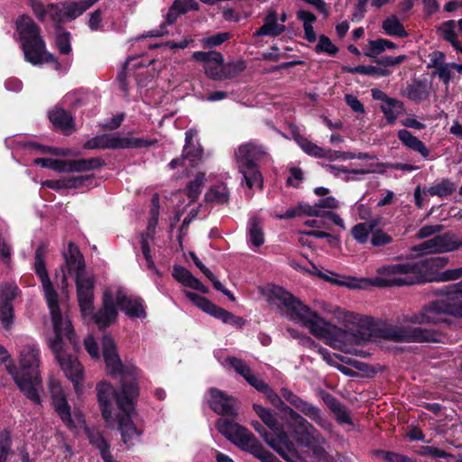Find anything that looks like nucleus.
I'll list each match as a JSON object with an SVG mask.
<instances>
[{"mask_svg": "<svg viewBox=\"0 0 462 462\" xmlns=\"http://www.w3.org/2000/svg\"><path fill=\"white\" fill-rule=\"evenodd\" d=\"M352 335L357 343L385 339L395 343H443L445 336L439 330L410 325H378L371 317L360 320Z\"/></svg>", "mask_w": 462, "mask_h": 462, "instance_id": "3", "label": "nucleus"}, {"mask_svg": "<svg viewBox=\"0 0 462 462\" xmlns=\"http://www.w3.org/2000/svg\"><path fill=\"white\" fill-rule=\"evenodd\" d=\"M47 251L48 245L45 243H41L37 246L34 253L33 269L42 282L53 325L54 337L49 339L48 345L61 370L77 389L78 384L83 379V367L75 356L65 350L63 336L74 349L79 347V340L71 321L69 319H64L62 317L59 304V295L53 287L46 268L45 256Z\"/></svg>", "mask_w": 462, "mask_h": 462, "instance_id": "2", "label": "nucleus"}, {"mask_svg": "<svg viewBox=\"0 0 462 462\" xmlns=\"http://www.w3.org/2000/svg\"><path fill=\"white\" fill-rule=\"evenodd\" d=\"M291 405L323 428H325L327 424H329L328 420L321 416L320 410L318 407L309 403L298 395Z\"/></svg>", "mask_w": 462, "mask_h": 462, "instance_id": "30", "label": "nucleus"}, {"mask_svg": "<svg viewBox=\"0 0 462 462\" xmlns=\"http://www.w3.org/2000/svg\"><path fill=\"white\" fill-rule=\"evenodd\" d=\"M62 4L64 21H72L82 14L77 2H64Z\"/></svg>", "mask_w": 462, "mask_h": 462, "instance_id": "62", "label": "nucleus"}, {"mask_svg": "<svg viewBox=\"0 0 462 462\" xmlns=\"http://www.w3.org/2000/svg\"><path fill=\"white\" fill-rule=\"evenodd\" d=\"M393 237L389 234L385 233L383 229L374 227L373 229L370 242L374 247H381L387 245L393 242Z\"/></svg>", "mask_w": 462, "mask_h": 462, "instance_id": "57", "label": "nucleus"}, {"mask_svg": "<svg viewBox=\"0 0 462 462\" xmlns=\"http://www.w3.org/2000/svg\"><path fill=\"white\" fill-rule=\"evenodd\" d=\"M63 11L61 3L48 4L47 16L53 22L56 32L63 30L62 24L65 23Z\"/></svg>", "mask_w": 462, "mask_h": 462, "instance_id": "42", "label": "nucleus"}, {"mask_svg": "<svg viewBox=\"0 0 462 462\" xmlns=\"http://www.w3.org/2000/svg\"><path fill=\"white\" fill-rule=\"evenodd\" d=\"M23 148L31 150V151H34V152H40V153H50V154H53V155H63L64 154L63 152H61V149H60V148L43 145V144H41L39 143L32 142V141L25 142L23 143Z\"/></svg>", "mask_w": 462, "mask_h": 462, "instance_id": "58", "label": "nucleus"}, {"mask_svg": "<svg viewBox=\"0 0 462 462\" xmlns=\"http://www.w3.org/2000/svg\"><path fill=\"white\" fill-rule=\"evenodd\" d=\"M457 189L455 182L448 178L442 179L430 187L423 188V195L437 196L444 199L451 196Z\"/></svg>", "mask_w": 462, "mask_h": 462, "instance_id": "34", "label": "nucleus"}, {"mask_svg": "<svg viewBox=\"0 0 462 462\" xmlns=\"http://www.w3.org/2000/svg\"><path fill=\"white\" fill-rule=\"evenodd\" d=\"M376 226V220L358 223L351 228V234L357 243L365 245L369 240V235H372L373 229Z\"/></svg>", "mask_w": 462, "mask_h": 462, "instance_id": "38", "label": "nucleus"}, {"mask_svg": "<svg viewBox=\"0 0 462 462\" xmlns=\"http://www.w3.org/2000/svg\"><path fill=\"white\" fill-rule=\"evenodd\" d=\"M448 311L450 304L435 300L423 306L420 311L404 316L403 321L414 325H437L446 321L441 315L448 314Z\"/></svg>", "mask_w": 462, "mask_h": 462, "instance_id": "14", "label": "nucleus"}, {"mask_svg": "<svg viewBox=\"0 0 462 462\" xmlns=\"http://www.w3.org/2000/svg\"><path fill=\"white\" fill-rule=\"evenodd\" d=\"M221 67L223 68V79H234L246 69V62L243 60L226 64L223 62Z\"/></svg>", "mask_w": 462, "mask_h": 462, "instance_id": "49", "label": "nucleus"}, {"mask_svg": "<svg viewBox=\"0 0 462 462\" xmlns=\"http://www.w3.org/2000/svg\"><path fill=\"white\" fill-rule=\"evenodd\" d=\"M67 272L75 278L86 273V263L82 253L74 242L68 244V250L63 252Z\"/></svg>", "mask_w": 462, "mask_h": 462, "instance_id": "22", "label": "nucleus"}, {"mask_svg": "<svg viewBox=\"0 0 462 462\" xmlns=\"http://www.w3.org/2000/svg\"><path fill=\"white\" fill-rule=\"evenodd\" d=\"M116 302L120 310L131 319H144L146 317L143 300L141 297H131L119 292Z\"/></svg>", "mask_w": 462, "mask_h": 462, "instance_id": "23", "label": "nucleus"}, {"mask_svg": "<svg viewBox=\"0 0 462 462\" xmlns=\"http://www.w3.org/2000/svg\"><path fill=\"white\" fill-rule=\"evenodd\" d=\"M251 426L254 430L260 434V436L264 439V441L272 447L274 450H276L282 443L278 442V439L273 433L269 430L267 431L263 425L258 420H252Z\"/></svg>", "mask_w": 462, "mask_h": 462, "instance_id": "48", "label": "nucleus"}, {"mask_svg": "<svg viewBox=\"0 0 462 462\" xmlns=\"http://www.w3.org/2000/svg\"><path fill=\"white\" fill-rule=\"evenodd\" d=\"M216 427L232 444L242 451L253 455L262 462H281L269 450L264 448L259 439L245 427L232 420L220 418L216 422Z\"/></svg>", "mask_w": 462, "mask_h": 462, "instance_id": "6", "label": "nucleus"}, {"mask_svg": "<svg viewBox=\"0 0 462 462\" xmlns=\"http://www.w3.org/2000/svg\"><path fill=\"white\" fill-rule=\"evenodd\" d=\"M372 59L374 63L387 69V67H393V66L400 65L404 60H406L407 56L406 55H399L396 57L382 56L379 58L376 56L375 58H372Z\"/></svg>", "mask_w": 462, "mask_h": 462, "instance_id": "61", "label": "nucleus"}, {"mask_svg": "<svg viewBox=\"0 0 462 462\" xmlns=\"http://www.w3.org/2000/svg\"><path fill=\"white\" fill-rule=\"evenodd\" d=\"M51 405L59 418L69 430L76 428L72 419L70 405L60 386L52 387L51 389Z\"/></svg>", "mask_w": 462, "mask_h": 462, "instance_id": "20", "label": "nucleus"}, {"mask_svg": "<svg viewBox=\"0 0 462 462\" xmlns=\"http://www.w3.org/2000/svg\"><path fill=\"white\" fill-rule=\"evenodd\" d=\"M102 353L109 374L120 376V387L123 383L134 384L140 393L138 377L140 370L134 365L124 364L117 353L116 346L111 337L105 336L102 339Z\"/></svg>", "mask_w": 462, "mask_h": 462, "instance_id": "11", "label": "nucleus"}, {"mask_svg": "<svg viewBox=\"0 0 462 462\" xmlns=\"http://www.w3.org/2000/svg\"><path fill=\"white\" fill-rule=\"evenodd\" d=\"M96 392L102 418L107 425H112L114 422V402L122 411H125V408L129 409V405L132 403H136L139 397L136 386L125 383H123V388L116 390L111 383L100 382L96 386Z\"/></svg>", "mask_w": 462, "mask_h": 462, "instance_id": "8", "label": "nucleus"}, {"mask_svg": "<svg viewBox=\"0 0 462 462\" xmlns=\"http://www.w3.org/2000/svg\"><path fill=\"white\" fill-rule=\"evenodd\" d=\"M184 294L196 307L215 319H220L225 324H230L239 328L245 324V320L242 317L234 315L204 296L190 291H184Z\"/></svg>", "mask_w": 462, "mask_h": 462, "instance_id": "13", "label": "nucleus"}, {"mask_svg": "<svg viewBox=\"0 0 462 462\" xmlns=\"http://www.w3.org/2000/svg\"><path fill=\"white\" fill-rule=\"evenodd\" d=\"M290 428L295 440L306 447L313 441L320 433L299 413L290 420Z\"/></svg>", "mask_w": 462, "mask_h": 462, "instance_id": "19", "label": "nucleus"}, {"mask_svg": "<svg viewBox=\"0 0 462 462\" xmlns=\"http://www.w3.org/2000/svg\"><path fill=\"white\" fill-rule=\"evenodd\" d=\"M71 34L69 32L63 30L56 32L55 44L60 53L68 55L71 51L70 45Z\"/></svg>", "mask_w": 462, "mask_h": 462, "instance_id": "50", "label": "nucleus"}, {"mask_svg": "<svg viewBox=\"0 0 462 462\" xmlns=\"http://www.w3.org/2000/svg\"><path fill=\"white\" fill-rule=\"evenodd\" d=\"M204 181L205 173L198 172L195 178L187 184L186 195L190 199V202L196 201L199 197Z\"/></svg>", "mask_w": 462, "mask_h": 462, "instance_id": "45", "label": "nucleus"}, {"mask_svg": "<svg viewBox=\"0 0 462 462\" xmlns=\"http://www.w3.org/2000/svg\"><path fill=\"white\" fill-rule=\"evenodd\" d=\"M48 117L54 130L60 131L65 134L71 133L74 127V121L69 112L60 107H55L49 112Z\"/></svg>", "mask_w": 462, "mask_h": 462, "instance_id": "26", "label": "nucleus"}, {"mask_svg": "<svg viewBox=\"0 0 462 462\" xmlns=\"http://www.w3.org/2000/svg\"><path fill=\"white\" fill-rule=\"evenodd\" d=\"M12 436L10 430L5 429L0 431V462H6L11 454Z\"/></svg>", "mask_w": 462, "mask_h": 462, "instance_id": "51", "label": "nucleus"}, {"mask_svg": "<svg viewBox=\"0 0 462 462\" xmlns=\"http://www.w3.org/2000/svg\"><path fill=\"white\" fill-rule=\"evenodd\" d=\"M229 32H218L214 35L202 39V44L207 48H213L221 45L223 42L230 39Z\"/></svg>", "mask_w": 462, "mask_h": 462, "instance_id": "63", "label": "nucleus"}, {"mask_svg": "<svg viewBox=\"0 0 462 462\" xmlns=\"http://www.w3.org/2000/svg\"><path fill=\"white\" fill-rule=\"evenodd\" d=\"M84 432L88 439L89 444L95 448L98 449L99 452L110 447L108 441L104 438L103 434L98 430H92L89 427L85 426Z\"/></svg>", "mask_w": 462, "mask_h": 462, "instance_id": "43", "label": "nucleus"}, {"mask_svg": "<svg viewBox=\"0 0 462 462\" xmlns=\"http://www.w3.org/2000/svg\"><path fill=\"white\" fill-rule=\"evenodd\" d=\"M439 294L446 295L449 299L459 297L462 299V281L450 285L444 286L438 291Z\"/></svg>", "mask_w": 462, "mask_h": 462, "instance_id": "64", "label": "nucleus"}, {"mask_svg": "<svg viewBox=\"0 0 462 462\" xmlns=\"http://www.w3.org/2000/svg\"><path fill=\"white\" fill-rule=\"evenodd\" d=\"M40 350L35 346H26L21 351L19 366L6 365L7 373L23 395L35 404H41L40 390L42 380L39 371Z\"/></svg>", "mask_w": 462, "mask_h": 462, "instance_id": "4", "label": "nucleus"}, {"mask_svg": "<svg viewBox=\"0 0 462 462\" xmlns=\"http://www.w3.org/2000/svg\"><path fill=\"white\" fill-rule=\"evenodd\" d=\"M450 233L447 232L442 235H437L421 244L414 246L413 250L425 254H443L449 253Z\"/></svg>", "mask_w": 462, "mask_h": 462, "instance_id": "25", "label": "nucleus"}, {"mask_svg": "<svg viewBox=\"0 0 462 462\" xmlns=\"http://www.w3.org/2000/svg\"><path fill=\"white\" fill-rule=\"evenodd\" d=\"M275 451L288 462H305L300 457L296 447L291 439L285 441L284 444H282Z\"/></svg>", "mask_w": 462, "mask_h": 462, "instance_id": "46", "label": "nucleus"}, {"mask_svg": "<svg viewBox=\"0 0 462 462\" xmlns=\"http://www.w3.org/2000/svg\"><path fill=\"white\" fill-rule=\"evenodd\" d=\"M277 14L274 10L270 11L264 17L263 24L254 32V36L277 37L285 31V25L277 23Z\"/></svg>", "mask_w": 462, "mask_h": 462, "instance_id": "27", "label": "nucleus"}, {"mask_svg": "<svg viewBox=\"0 0 462 462\" xmlns=\"http://www.w3.org/2000/svg\"><path fill=\"white\" fill-rule=\"evenodd\" d=\"M397 45L387 39L379 38L374 41H369V50L364 54L369 58H375L386 49H395Z\"/></svg>", "mask_w": 462, "mask_h": 462, "instance_id": "41", "label": "nucleus"}, {"mask_svg": "<svg viewBox=\"0 0 462 462\" xmlns=\"http://www.w3.org/2000/svg\"><path fill=\"white\" fill-rule=\"evenodd\" d=\"M253 410L264 423V425L268 427L273 435L275 436V438L278 439V442L284 444L285 441L290 439V436L283 430L282 425L279 423L275 414H273L270 409L264 408L260 404L254 403Z\"/></svg>", "mask_w": 462, "mask_h": 462, "instance_id": "21", "label": "nucleus"}, {"mask_svg": "<svg viewBox=\"0 0 462 462\" xmlns=\"http://www.w3.org/2000/svg\"><path fill=\"white\" fill-rule=\"evenodd\" d=\"M397 136L403 145L419 152L424 159L429 158L430 150L422 141L414 136L410 131L401 129L398 131Z\"/></svg>", "mask_w": 462, "mask_h": 462, "instance_id": "32", "label": "nucleus"}, {"mask_svg": "<svg viewBox=\"0 0 462 462\" xmlns=\"http://www.w3.org/2000/svg\"><path fill=\"white\" fill-rule=\"evenodd\" d=\"M267 155L264 147L253 141L240 144L235 151L238 172L243 175L247 188L253 189L255 186L263 189V177L260 171V163Z\"/></svg>", "mask_w": 462, "mask_h": 462, "instance_id": "9", "label": "nucleus"}, {"mask_svg": "<svg viewBox=\"0 0 462 462\" xmlns=\"http://www.w3.org/2000/svg\"><path fill=\"white\" fill-rule=\"evenodd\" d=\"M106 165V162L99 157L72 160V172H85L98 170Z\"/></svg>", "mask_w": 462, "mask_h": 462, "instance_id": "39", "label": "nucleus"}, {"mask_svg": "<svg viewBox=\"0 0 462 462\" xmlns=\"http://www.w3.org/2000/svg\"><path fill=\"white\" fill-rule=\"evenodd\" d=\"M298 143L304 152L310 156L320 159L327 155V149L317 145L307 138H300Z\"/></svg>", "mask_w": 462, "mask_h": 462, "instance_id": "47", "label": "nucleus"}, {"mask_svg": "<svg viewBox=\"0 0 462 462\" xmlns=\"http://www.w3.org/2000/svg\"><path fill=\"white\" fill-rule=\"evenodd\" d=\"M327 167L333 171H340L343 173H352V174H360V175H365V174L374 173V172L377 171L376 169L374 168V164H369V165H367L366 168L351 169V170L346 168L344 165L336 166V165L329 164Z\"/></svg>", "mask_w": 462, "mask_h": 462, "instance_id": "60", "label": "nucleus"}, {"mask_svg": "<svg viewBox=\"0 0 462 462\" xmlns=\"http://www.w3.org/2000/svg\"><path fill=\"white\" fill-rule=\"evenodd\" d=\"M77 298L80 312L87 316L94 310V288L95 279L93 276H87V273L75 278Z\"/></svg>", "mask_w": 462, "mask_h": 462, "instance_id": "16", "label": "nucleus"}, {"mask_svg": "<svg viewBox=\"0 0 462 462\" xmlns=\"http://www.w3.org/2000/svg\"><path fill=\"white\" fill-rule=\"evenodd\" d=\"M316 53H328L330 56H336L338 52V48L332 43L331 40L322 34L319 37V42L315 46Z\"/></svg>", "mask_w": 462, "mask_h": 462, "instance_id": "54", "label": "nucleus"}, {"mask_svg": "<svg viewBox=\"0 0 462 462\" xmlns=\"http://www.w3.org/2000/svg\"><path fill=\"white\" fill-rule=\"evenodd\" d=\"M447 256H430L420 260L408 261L400 263L383 265L377 269L379 277L373 282L367 278L344 277L343 280L335 279L318 271V276L335 285L349 289H366L370 285L380 288L410 286L432 282H448L462 278V267L439 270L448 265Z\"/></svg>", "mask_w": 462, "mask_h": 462, "instance_id": "1", "label": "nucleus"}, {"mask_svg": "<svg viewBox=\"0 0 462 462\" xmlns=\"http://www.w3.org/2000/svg\"><path fill=\"white\" fill-rule=\"evenodd\" d=\"M209 408L217 414L222 416L236 417L237 412L235 409L236 399L227 395L225 392L217 388H210L208 390Z\"/></svg>", "mask_w": 462, "mask_h": 462, "instance_id": "18", "label": "nucleus"}, {"mask_svg": "<svg viewBox=\"0 0 462 462\" xmlns=\"http://www.w3.org/2000/svg\"><path fill=\"white\" fill-rule=\"evenodd\" d=\"M229 190L224 183L212 186L205 194L207 203L225 204L229 201Z\"/></svg>", "mask_w": 462, "mask_h": 462, "instance_id": "37", "label": "nucleus"}, {"mask_svg": "<svg viewBox=\"0 0 462 462\" xmlns=\"http://www.w3.org/2000/svg\"><path fill=\"white\" fill-rule=\"evenodd\" d=\"M135 404L132 403V405H129V409L125 408V411H122V413H117L116 418H114V422L116 421L117 423V430L120 432L121 439L127 448L134 446L135 442L139 441L143 435V430L138 429L132 419Z\"/></svg>", "mask_w": 462, "mask_h": 462, "instance_id": "15", "label": "nucleus"}, {"mask_svg": "<svg viewBox=\"0 0 462 462\" xmlns=\"http://www.w3.org/2000/svg\"><path fill=\"white\" fill-rule=\"evenodd\" d=\"M14 319V310L13 304L0 302V322L5 329L9 330Z\"/></svg>", "mask_w": 462, "mask_h": 462, "instance_id": "52", "label": "nucleus"}, {"mask_svg": "<svg viewBox=\"0 0 462 462\" xmlns=\"http://www.w3.org/2000/svg\"><path fill=\"white\" fill-rule=\"evenodd\" d=\"M392 99L393 103L386 101L380 106V110L383 112L386 123L389 125H393L396 123L397 117L405 111L402 101L394 97H392Z\"/></svg>", "mask_w": 462, "mask_h": 462, "instance_id": "35", "label": "nucleus"}, {"mask_svg": "<svg viewBox=\"0 0 462 462\" xmlns=\"http://www.w3.org/2000/svg\"><path fill=\"white\" fill-rule=\"evenodd\" d=\"M376 457H382L387 462H414L411 457L405 455H402L393 451H385L383 449L374 450Z\"/></svg>", "mask_w": 462, "mask_h": 462, "instance_id": "59", "label": "nucleus"}, {"mask_svg": "<svg viewBox=\"0 0 462 462\" xmlns=\"http://www.w3.org/2000/svg\"><path fill=\"white\" fill-rule=\"evenodd\" d=\"M21 292L15 283H5L1 287L0 302L13 304L14 300Z\"/></svg>", "mask_w": 462, "mask_h": 462, "instance_id": "55", "label": "nucleus"}, {"mask_svg": "<svg viewBox=\"0 0 462 462\" xmlns=\"http://www.w3.org/2000/svg\"><path fill=\"white\" fill-rule=\"evenodd\" d=\"M254 388L263 393L273 406L275 404H282V397L279 396L273 389L263 380H260Z\"/></svg>", "mask_w": 462, "mask_h": 462, "instance_id": "53", "label": "nucleus"}, {"mask_svg": "<svg viewBox=\"0 0 462 462\" xmlns=\"http://www.w3.org/2000/svg\"><path fill=\"white\" fill-rule=\"evenodd\" d=\"M157 143V140L138 137H119L107 134L96 135L88 139L83 145L85 149H139L148 148Z\"/></svg>", "mask_w": 462, "mask_h": 462, "instance_id": "12", "label": "nucleus"}, {"mask_svg": "<svg viewBox=\"0 0 462 462\" xmlns=\"http://www.w3.org/2000/svg\"><path fill=\"white\" fill-rule=\"evenodd\" d=\"M199 5L195 0H174L166 14V24H173L180 14L189 11H198Z\"/></svg>", "mask_w": 462, "mask_h": 462, "instance_id": "28", "label": "nucleus"}, {"mask_svg": "<svg viewBox=\"0 0 462 462\" xmlns=\"http://www.w3.org/2000/svg\"><path fill=\"white\" fill-rule=\"evenodd\" d=\"M320 397L326 406L333 413L335 420L339 425L347 424L354 425L353 420L349 414L348 410L331 393L321 391Z\"/></svg>", "mask_w": 462, "mask_h": 462, "instance_id": "24", "label": "nucleus"}, {"mask_svg": "<svg viewBox=\"0 0 462 462\" xmlns=\"http://www.w3.org/2000/svg\"><path fill=\"white\" fill-rule=\"evenodd\" d=\"M291 405L323 428H325L327 424H329L328 420L321 416L320 410L318 407L309 403L298 395Z\"/></svg>", "mask_w": 462, "mask_h": 462, "instance_id": "29", "label": "nucleus"}, {"mask_svg": "<svg viewBox=\"0 0 462 462\" xmlns=\"http://www.w3.org/2000/svg\"><path fill=\"white\" fill-rule=\"evenodd\" d=\"M15 29L24 60L29 63L40 62L41 53L45 48V41L41 34L39 25L28 14H22L16 19Z\"/></svg>", "mask_w": 462, "mask_h": 462, "instance_id": "10", "label": "nucleus"}, {"mask_svg": "<svg viewBox=\"0 0 462 462\" xmlns=\"http://www.w3.org/2000/svg\"><path fill=\"white\" fill-rule=\"evenodd\" d=\"M249 240L251 244L259 247L264 243V235L260 226V219L256 217H251L249 221Z\"/></svg>", "mask_w": 462, "mask_h": 462, "instance_id": "44", "label": "nucleus"}, {"mask_svg": "<svg viewBox=\"0 0 462 462\" xmlns=\"http://www.w3.org/2000/svg\"><path fill=\"white\" fill-rule=\"evenodd\" d=\"M455 26L456 22L454 20L446 21L438 29V33L443 38L444 41L450 43L458 38V35L455 31Z\"/></svg>", "mask_w": 462, "mask_h": 462, "instance_id": "56", "label": "nucleus"}, {"mask_svg": "<svg viewBox=\"0 0 462 462\" xmlns=\"http://www.w3.org/2000/svg\"><path fill=\"white\" fill-rule=\"evenodd\" d=\"M117 317L116 302L112 292L106 290L102 295V307L93 313V320L98 329L105 330L116 321Z\"/></svg>", "mask_w": 462, "mask_h": 462, "instance_id": "17", "label": "nucleus"}, {"mask_svg": "<svg viewBox=\"0 0 462 462\" xmlns=\"http://www.w3.org/2000/svg\"><path fill=\"white\" fill-rule=\"evenodd\" d=\"M382 27L387 35L398 36L400 38H405L408 36L404 26L395 15H392L391 17L383 20Z\"/></svg>", "mask_w": 462, "mask_h": 462, "instance_id": "40", "label": "nucleus"}, {"mask_svg": "<svg viewBox=\"0 0 462 462\" xmlns=\"http://www.w3.org/2000/svg\"><path fill=\"white\" fill-rule=\"evenodd\" d=\"M96 392L102 418L107 425H112L114 422V402L122 411H125V408L129 409V405L132 403H136L139 397L136 386L125 383H123V388L116 390L111 383L100 382L96 386Z\"/></svg>", "mask_w": 462, "mask_h": 462, "instance_id": "7", "label": "nucleus"}, {"mask_svg": "<svg viewBox=\"0 0 462 462\" xmlns=\"http://www.w3.org/2000/svg\"><path fill=\"white\" fill-rule=\"evenodd\" d=\"M225 361L228 366L233 368L236 373L241 375L251 386L254 387L261 380L252 373L250 366L243 359L229 356Z\"/></svg>", "mask_w": 462, "mask_h": 462, "instance_id": "31", "label": "nucleus"}, {"mask_svg": "<svg viewBox=\"0 0 462 462\" xmlns=\"http://www.w3.org/2000/svg\"><path fill=\"white\" fill-rule=\"evenodd\" d=\"M270 297L279 300L291 313L292 319L301 321L313 336L319 338L333 337L332 329H336V327L283 287L273 286L270 290Z\"/></svg>", "mask_w": 462, "mask_h": 462, "instance_id": "5", "label": "nucleus"}, {"mask_svg": "<svg viewBox=\"0 0 462 462\" xmlns=\"http://www.w3.org/2000/svg\"><path fill=\"white\" fill-rule=\"evenodd\" d=\"M430 87L426 80L413 79L411 84L406 87V97L414 102L420 103L430 97Z\"/></svg>", "mask_w": 462, "mask_h": 462, "instance_id": "33", "label": "nucleus"}, {"mask_svg": "<svg viewBox=\"0 0 462 462\" xmlns=\"http://www.w3.org/2000/svg\"><path fill=\"white\" fill-rule=\"evenodd\" d=\"M325 445L326 439L320 434L310 445H307L306 448L311 450L316 462H335L333 456L327 452Z\"/></svg>", "mask_w": 462, "mask_h": 462, "instance_id": "36", "label": "nucleus"}]
</instances>
